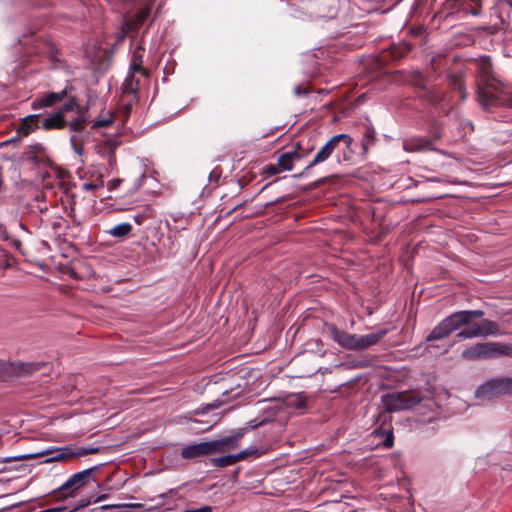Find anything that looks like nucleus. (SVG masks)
Wrapping results in <instances>:
<instances>
[{
	"label": "nucleus",
	"instance_id": "nucleus-1",
	"mask_svg": "<svg viewBox=\"0 0 512 512\" xmlns=\"http://www.w3.org/2000/svg\"><path fill=\"white\" fill-rule=\"evenodd\" d=\"M476 70L478 102L485 109H488L493 105L512 106V100L508 97L509 92L506 90L502 82H500L494 75L490 58H480L476 62Z\"/></svg>",
	"mask_w": 512,
	"mask_h": 512
},
{
	"label": "nucleus",
	"instance_id": "nucleus-2",
	"mask_svg": "<svg viewBox=\"0 0 512 512\" xmlns=\"http://www.w3.org/2000/svg\"><path fill=\"white\" fill-rule=\"evenodd\" d=\"M421 400L422 397L419 393L409 391L387 393L381 396L384 411L379 413L376 424L382 419L383 422L379 428L374 430V433L376 435L385 434V438L382 441V445L385 448H391L394 443L392 428L389 424L386 425L388 418H390L388 413L412 409L418 405Z\"/></svg>",
	"mask_w": 512,
	"mask_h": 512
},
{
	"label": "nucleus",
	"instance_id": "nucleus-3",
	"mask_svg": "<svg viewBox=\"0 0 512 512\" xmlns=\"http://www.w3.org/2000/svg\"><path fill=\"white\" fill-rule=\"evenodd\" d=\"M354 140L349 134H337L331 137L315 154L313 160L298 174H294V178L305 177L308 172L316 165L327 161L334 153H336L337 162L342 164L350 162L354 154L352 148Z\"/></svg>",
	"mask_w": 512,
	"mask_h": 512
},
{
	"label": "nucleus",
	"instance_id": "nucleus-4",
	"mask_svg": "<svg viewBox=\"0 0 512 512\" xmlns=\"http://www.w3.org/2000/svg\"><path fill=\"white\" fill-rule=\"evenodd\" d=\"M484 316L482 310H461L451 313L441 320L427 335L426 341H438L449 337L453 332L470 324L472 319H479Z\"/></svg>",
	"mask_w": 512,
	"mask_h": 512
},
{
	"label": "nucleus",
	"instance_id": "nucleus-5",
	"mask_svg": "<svg viewBox=\"0 0 512 512\" xmlns=\"http://www.w3.org/2000/svg\"><path fill=\"white\" fill-rule=\"evenodd\" d=\"M242 436L243 432H238L233 436L187 445L182 448L180 455L183 459H194L215 452H224L227 447L236 446Z\"/></svg>",
	"mask_w": 512,
	"mask_h": 512
},
{
	"label": "nucleus",
	"instance_id": "nucleus-6",
	"mask_svg": "<svg viewBox=\"0 0 512 512\" xmlns=\"http://www.w3.org/2000/svg\"><path fill=\"white\" fill-rule=\"evenodd\" d=\"M512 354V346L500 342L476 343L466 347L461 352V357L468 361L492 359Z\"/></svg>",
	"mask_w": 512,
	"mask_h": 512
},
{
	"label": "nucleus",
	"instance_id": "nucleus-7",
	"mask_svg": "<svg viewBox=\"0 0 512 512\" xmlns=\"http://www.w3.org/2000/svg\"><path fill=\"white\" fill-rule=\"evenodd\" d=\"M474 395L481 401H491L504 395H512V377L489 379L476 388Z\"/></svg>",
	"mask_w": 512,
	"mask_h": 512
},
{
	"label": "nucleus",
	"instance_id": "nucleus-8",
	"mask_svg": "<svg viewBox=\"0 0 512 512\" xmlns=\"http://www.w3.org/2000/svg\"><path fill=\"white\" fill-rule=\"evenodd\" d=\"M46 366L42 362H6L0 360V381H10L14 377H29Z\"/></svg>",
	"mask_w": 512,
	"mask_h": 512
},
{
	"label": "nucleus",
	"instance_id": "nucleus-9",
	"mask_svg": "<svg viewBox=\"0 0 512 512\" xmlns=\"http://www.w3.org/2000/svg\"><path fill=\"white\" fill-rule=\"evenodd\" d=\"M98 468L99 466H93L71 475L60 487L53 491V494H61L64 498L73 496L77 490L88 482L92 473L97 471Z\"/></svg>",
	"mask_w": 512,
	"mask_h": 512
},
{
	"label": "nucleus",
	"instance_id": "nucleus-10",
	"mask_svg": "<svg viewBox=\"0 0 512 512\" xmlns=\"http://www.w3.org/2000/svg\"><path fill=\"white\" fill-rule=\"evenodd\" d=\"M52 452H55V454L53 456L47 458L44 461V463L62 462V461H66L68 459H72V458L76 457L75 448L66 446V447H62L57 450L47 449V450H43V451L36 452V453H29V454H23V455H18V456H13V457H7L3 461L9 462V461L33 459V458L48 455Z\"/></svg>",
	"mask_w": 512,
	"mask_h": 512
},
{
	"label": "nucleus",
	"instance_id": "nucleus-11",
	"mask_svg": "<svg viewBox=\"0 0 512 512\" xmlns=\"http://www.w3.org/2000/svg\"><path fill=\"white\" fill-rule=\"evenodd\" d=\"M403 149L407 152H423L427 150H432L433 145L430 138L424 136H417L404 140Z\"/></svg>",
	"mask_w": 512,
	"mask_h": 512
},
{
	"label": "nucleus",
	"instance_id": "nucleus-12",
	"mask_svg": "<svg viewBox=\"0 0 512 512\" xmlns=\"http://www.w3.org/2000/svg\"><path fill=\"white\" fill-rule=\"evenodd\" d=\"M388 333L387 329H381L374 333L359 335L357 351L365 350L378 343Z\"/></svg>",
	"mask_w": 512,
	"mask_h": 512
},
{
	"label": "nucleus",
	"instance_id": "nucleus-13",
	"mask_svg": "<svg viewBox=\"0 0 512 512\" xmlns=\"http://www.w3.org/2000/svg\"><path fill=\"white\" fill-rule=\"evenodd\" d=\"M304 157L299 151L290 150L282 153L277 159V164L282 171H291L294 166V162Z\"/></svg>",
	"mask_w": 512,
	"mask_h": 512
},
{
	"label": "nucleus",
	"instance_id": "nucleus-14",
	"mask_svg": "<svg viewBox=\"0 0 512 512\" xmlns=\"http://www.w3.org/2000/svg\"><path fill=\"white\" fill-rule=\"evenodd\" d=\"M67 94V88L63 89L60 92H50L40 98L38 101H35L33 103V108H44L54 105L55 103H58L62 101Z\"/></svg>",
	"mask_w": 512,
	"mask_h": 512
},
{
	"label": "nucleus",
	"instance_id": "nucleus-15",
	"mask_svg": "<svg viewBox=\"0 0 512 512\" xmlns=\"http://www.w3.org/2000/svg\"><path fill=\"white\" fill-rule=\"evenodd\" d=\"M143 53L144 49L141 46H138L132 53L131 61L129 65L130 72H137L144 77L149 76L148 70L142 67L143 64Z\"/></svg>",
	"mask_w": 512,
	"mask_h": 512
},
{
	"label": "nucleus",
	"instance_id": "nucleus-16",
	"mask_svg": "<svg viewBox=\"0 0 512 512\" xmlns=\"http://www.w3.org/2000/svg\"><path fill=\"white\" fill-rule=\"evenodd\" d=\"M137 72H128L123 84L122 92L124 96H138L140 79L136 77Z\"/></svg>",
	"mask_w": 512,
	"mask_h": 512
},
{
	"label": "nucleus",
	"instance_id": "nucleus-17",
	"mask_svg": "<svg viewBox=\"0 0 512 512\" xmlns=\"http://www.w3.org/2000/svg\"><path fill=\"white\" fill-rule=\"evenodd\" d=\"M480 337L499 336L501 335L500 327L497 322L484 319L477 323Z\"/></svg>",
	"mask_w": 512,
	"mask_h": 512
},
{
	"label": "nucleus",
	"instance_id": "nucleus-18",
	"mask_svg": "<svg viewBox=\"0 0 512 512\" xmlns=\"http://www.w3.org/2000/svg\"><path fill=\"white\" fill-rule=\"evenodd\" d=\"M328 330L333 341H335L342 348L348 349V346L350 345V340H352L350 333L338 329L334 324H330L328 326Z\"/></svg>",
	"mask_w": 512,
	"mask_h": 512
},
{
	"label": "nucleus",
	"instance_id": "nucleus-19",
	"mask_svg": "<svg viewBox=\"0 0 512 512\" xmlns=\"http://www.w3.org/2000/svg\"><path fill=\"white\" fill-rule=\"evenodd\" d=\"M41 125L45 130L62 129L66 126L67 122L61 116V112H54L48 117L41 119Z\"/></svg>",
	"mask_w": 512,
	"mask_h": 512
},
{
	"label": "nucleus",
	"instance_id": "nucleus-20",
	"mask_svg": "<svg viewBox=\"0 0 512 512\" xmlns=\"http://www.w3.org/2000/svg\"><path fill=\"white\" fill-rule=\"evenodd\" d=\"M40 121V115H28L22 119L17 131L26 136L39 127Z\"/></svg>",
	"mask_w": 512,
	"mask_h": 512
},
{
	"label": "nucleus",
	"instance_id": "nucleus-21",
	"mask_svg": "<svg viewBox=\"0 0 512 512\" xmlns=\"http://www.w3.org/2000/svg\"><path fill=\"white\" fill-rule=\"evenodd\" d=\"M376 140V131L372 126H366L364 128L362 138H361V147L363 154H366L371 146L374 145Z\"/></svg>",
	"mask_w": 512,
	"mask_h": 512
},
{
	"label": "nucleus",
	"instance_id": "nucleus-22",
	"mask_svg": "<svg viewBox=\"0 0 512 512\" xmlns=\"http://www.w3.org/2000/svg\"><path fill=\"white\" fill-rule=\"evenodd\" d=\"M447 82L449 86L460 93L461 100L466 99V92L464 88V81L460 74H448Z\"/></svg>",
	"mask_w": 512,
	"mask_h": 512
},
{
	"label": "nucleus",
	"instance_id": "nucleus-23",
	"mask_svg": "<svg viewBox=\"0 0 512 512\" xmlns=\"http://www.w3.org/2000/svg\"><path fill=\"white\" fill-rule=\"evenodd\" d=\"M132 231V225L127 222L120 223L113 228L107 230V233L115 238H125Z\"/></svg>",
	"mask_w": 512,
	"mask_h": 512
},
{
	"label": "nucleus",
	"instance_id": "nucleus-24",
	"mask_svg": "<svg viewBox=\"0 0 512 512\" xmlns=\"http://www.w3.org/2000/svg\"><path fill=\"white\" fill-rule=\"evenodd\" d=\"M465 328L456 334L459 340L473 339L480 337L477 323L469 324L464 326Z\"/></svg>",
	"mask_w": 512,
	"mask_h": 512
},
{
	"label": "nucleus",
	"instance_id": "nucleus-25",
	"mask_svg": "<svg viewBox=\"0 0 512 512\" xmlns=\"http://www.w3.org/2000/svg\"><path fill=\"white\" fill-rule=\"evenodd\" d=\"M411 50V45L407 42L399 43L398 45H393L390 48V54L394 60H398L406 56Z\"/></svg>",
	"mask_w": 512,
	"mask_h": 512
},
{
	"label": "nucleus",
	"instance_id": "nucleus-26",
	"mask_svg": "<svg viewBox=\"0 0 512 512\" xmlns=\"http://www.w3.org/2000/svg\"><path fill=\"white\" fill-rule=\"evenodd\" d=\"M209 461L215 467H227L237 463L234 454L210 458Z\"/></svg>",
	"mask_w": 512,
	"mask_h": 512
},
{
	"label": "nucleus",
	"instance_id": "nucleus-27",
	"mask_svg": "<svg viewBox=\"0 0 512 512\" xmlns=\"http://www.w3.org/2000/svg\"><path fill=\"white\" fill-rule=\"evenodd\" d=\"M86 123H87V120H86L85 116L80 115V116L72 119L66 125L68 126L70 132L80 133L85 129Z\"/></svg>",
	"mask_w": 512,
	"mask_h": 512
},
{
	"label": "nucleus",
	"instance_id": "nucleus-28",
	"mask_svg": "<svg viewBox=\"0 0 512 512\" xmlns=\"http://www.w3.org/2000/svg\"><path fill=\"white\" fill-rule=\"evenodd\" d=\"M113 124V116L107 112L105 115H100L92 124V129L106 128Z\"/></svg>",
	"mask_w": 512,
	"mask_h": 512
},
{
	"label": "nucleus",
	"instance_id": "nucleus-29",
	"mask_svg": "<svg viewBox=\"0 0 512 512\" xmlns=\"http://www.w3.org/2000/svg\"><path fill=\"white\" fill-rule=\"evenodd\" d=\"M410 82L412 85L424 89L426 87V77L420 71H413Z\"/></svg>",
	"mask_w": 512,
	"mask_h": 512
},
{
	"label": "nucleus",
	"instance_id": "nucleus-30",
	"mask_svg": "<svg viewBox=\"0 0 512 512\" xmlns=\"http://www.w3.org/2000/svg\"><path fill=\"white\" fill-rule=\"evenodd\" d=\"M121 142L116 137H110L104 141L101 151H113L120 146Z\"/></svg>",
	"mask_w": 512,
	"mask_h": 512
},
{
	"label": "nucleus",
	"instance_id": "nucleus-31",
	"mask_svg": "<svg viewBox=\"0 0 512 512\" xmlns=\"http://www.w3.org/2000/svg\"><path fill=\"white\" fill-rule=\"evenodd\" d=\"M70 143H71L72 149L75 153H77L78 155L83 154V140H82L81 136L72 135L70 137Z\"/></svg>",
	"mask_w": 512,
	"mask_h": 512
},
{
	"label": "nucleus",
	"instance_id": "nucleus-32",
	"mask_svg": "<svg viewBox=\"0 0 512 512\" xmlns=\"http://www.w3.org/2000/svg\"><path fill=\"white\" fill-rule=\"evenodd\" d=\"M257 451L258 450H257L256 446H250V447H247L246 449L240 451L239 453L234 454V456L236 457V461L238 462V461L248 458L251 455L256 454Z\"/></svg>",
	"mask_w": 512,
	"mask_h": 512
},
{
	"label": "nucleus",
	"instance_id": "nucleus-33",
	"mask_svg": "<svg viewBox=\"0 0 512 512\" xmlns=\"http://www.w3.org/2000/svg\"><path fill=\"white\" fill-rule=\"evenodd\" d=\"M152 216L151 210L147 207L145 210H143L140 213H137L133 216L134 222L137 225H142L147 219H149Z\"/></svg>",
	"mask_w": 512,
	"mask_h": 512
},
{
	"label": "nucleus",
	"instance_id": "nucleus-34",
	"mask_svg": "<svg viewBox=\"0 0 512 512\" xmlns=\"http://www.w3.org/2000/svg\"><path fill=\"white\" fill-rule=\"evenodd\" d=\"M151 8L149 6L143 7L136 15V23L141 25L143 24L150 16Z\"/></svg>",
	"mask_w": 512,
	"mask_h": 512
},
{
	"label": "nucleus",
	"instance_id": "nucleus-35",
	"mask_svg": "<svg viewBox=\"0 0 512 512\" xmlns=\"http://www.w3.org/2000/svg\"><path fill=\"white\" fill-rule=\"evenodd\" d=\"M77 107V102L75 98H70L67 102H65L62 107L57 111L61 112V116L64 118V114L69 111H73Z\"/></svg>",
	"mask_w": 512,
	"mask_h": 512
},
{
	"label": "nucleus",
	"instance_id": "nucleus-36",
	"mask_svg": "<svg viewBox=\"0 0 512 512\" xmlns=\"http://www.w3.org/2000/svg\"><path fill=\"white\" fill-rule=\"evenodd\" d=\"M282 170L278 166V164H269L264 167L263 175L265 177H271L278 173H280Z\"/></svg>",
	"mask_w": 512,
	"mask_h": 512
},
{
	"label": "nucleus",
	"instance_id": "nucleus-37",
	"mask_svg": "<svg viewBox=\"0 0 512 512\" xmlns=\"http://www.w3.org/2000/svg\"><path fill=\"white\" fill-rule=\"evenodd\" d=\"M126 99V102L124 104V110L126 114H129L132 110V107L134 104L138 102V96H124Z\"/></svg>",
	"mask_w": 512,
	"mask_h": 512
},
{
	"label": "nucleus",
	"instance_id": "nucleus-38",
	"mask_svg": "<svg viewBox=\"0 0 512 512\" xmlns=\"http://www.w3.org/2000/svg\"><path fill=\"white\" fill-rule=\"evenodd\" d=\"M99 448H75L76 457H82L88 454L97 453Z\"/></svg>",
	"mask_w": 512,
	"mask_h": 512
},
{
	"label": "nucleus",
	"instance_id": "nucleus-39",
	"mask_svg": "<svg viewBox=\"0 0 512 512\" xmlns=\"http://www.w3.org/2000/svg\"><path fill=\"white\" fill-rule=\"evenodd\" d=\"M102 155L107 158L108 165L111 168H114L116 165V156L113 151H101Z\"/></svg>",
	"mask_w": 512,
	"mask_h": 512
},
{
	"label": "nucleus",
	"instance_id": "nucleus-40",
	"mask_svg": "<svg viewBox=\"0 0 512 512\" xmlns=\"http://www.w3.org/2000/svg\"><path fill=\"white\" fill-rule=\"evenodd\" d=\"M103 186V182L101 181L100 183H90V182H87V183H84L83 184V189L86 190V191H94L100 187Z\"/></svg>",
	"mask_w": 512,
	"mask_h": 512
},
{
	"label": "nucleus",
	"instance_id": "nucleus-41",
	"mask_svg": "<svg viewBox=\"0 0 512 512\" xmlns=\"http://www.w3.org/2000/svg\"><path fill=\"white\" fill-rule=\"evenodd\" d=\"M213 509L211 506H201L199 508H193V509H186L183 512H212Z\"/></svg>",
	"mask_w": 512,
	"mask_h": 512
},
{
	"label": "nucleus",
	"instance_id": "nucleus-42",
	"mask_svg": "<svg viewBox=\"0 0 512 512\" xmlns=\"http://www.w3.org/2000/svg\"><path fill=\"white\" fill-rule=\"evenodd\" d=\"M442 137V131L440 128H434L433 132H432V136L430 138V140L432 141V145L438 141L440 138Z\"/></svg>",
	"mask_w": 512,
	"mask_h": 512
},
{
	"label": "nucleus",
	"instance_id": "nucleus-43",
	"mask_svg": "<svg viewBox=\"0 0 512 512\" xmlns=\"http://www.w3.org/2000/svg\"><path fill=\"white\" fill-rule=\"evenodd\" d=\"M351 338H352V340H350V345L348 346V350H355V351H357L359 335L351 334Z\"/></svg>",
	"mask_w": 512,
	"mask_h": 512
},
{
	"label": "nucleus",
	"instance_id": "nucleus-44",
	"mask_svg": "<svg viewBox=\"0 0 512 512\" xmlns=\"http://www.w3.org/2000/svg\"><path fill=\"white\" fill-rule=\"evenodd\" d=\"M127 32H128V23H125L122 26V29H121V31L118 34V42L119 43L122 42L126 38Z\"/></svg>",
	"mask_w": 512,
	"mask_h": 512
},
{
	"label": "nucleus",
	"instance_id": "nucleus-45",
	"mask_svg": "<svg viewBox=\"0 0 512 512\" xmlns=\"http://www.w3.org/2000/svg\"><path fill=\"white\" fill-rule=\"evenodd\" d=\"M26 159L34 165H37L40 162L39 157L31 152L27 153Z\"/></svg>",
	"mask_w": 512,
	"mask_h": 512
},
{
	"label": "nucleus",
	"instance_id": "nucleus-46",
	"mask_svg": "<svg viewBox=\"0 0 512 512\" xmlns=\"http://www.w3.org/2000/svg\"><path fill=\"white\" fill-rule=\"evenodd\" d=\"M309 93V91L305 88H302L300 86H296L294 88V94L298 97L302 96V95H307Z\"/></svg>",
	"mask_w": 512,
	"mask_h": 512
},
{
	"label": "nucleus",
	"instance_id": "nucleus-47",
	"mask_svg": "<svg viewBox=\"0 0 512 512\" xmlns=\"http://www.w3.org/2000/svg\"><path fill=\"white\" fill-rule=\"evenodd\" d=\"M314 149H315L314 145L309 144V142H307V145L306 146L304 145V149H303V153L302 154H304V157H305L308 154H310Z\"/></svg>",
	"mask_w": 512,
	"mask_h": 512
},
{
	"label": "nucleus",
	"instance_id": "nucleus-48",
	"mask_svg": "<svg viewBox=\"0 0 512 512\" xmlns=\"http://www.w3.org/2000/svg\"><path fill=\"white\" fill-rule=\"evenodd\" d=\"M303 149H304V141L301 140L295 144V146L293 147L292 150H296V151H299L300 153H303Z\"/></svg>",
	"mask_w": 512,
	"mask_h": 512
},
{
	"label": "nucleus",
	"instance_id": "nucleus-49",
	"mask_svg": "<svg viewBox=\"0 0 512 512\" xmlns=\"http://www.w3.org/2000/svg\"><path fill=\"white\" fill-rule=\"evenodd\" d=\"M325 182V178L319 179L311 184V188L315 189Z\"/></svg>",
	"mask_w": 512,
	"mask_h": 512
},
{
	"label": "nucleus",
	"instance_id": "nucleus-50",
	"mask_svg": "<svg viewBox=\"0 0 512 512\" xmlns=\"http://www.w3.org/2000/svg\"><path fill=\"white\" fill-rule=\"evenodd\" d=\"M122 182L121 179H115L111 182L110 184V189H114L116 187H118L120 185V183Z\"/></svg>",
	"mask_w": 512,
	"mask_h": 512
},
{
	"label": "nucleus",
	"instance_id": "nucleus-51",
	"mask_svg": "<svg viewBox=\"0 0 512 512\" xmlns=\"http://www.w3.org/2000/svg\"><path fill=\"white\" fill-rule=\"evenodd\" d=\"M106 497H107V495H106V494H102V495H100V496L96 497L93 501H91V500H89V501H90V503H91V502L97 503V502H100V501H102V500L106 499ZM83 501H84V500H82V501H81V503H82Z\"/></svg>",
	"mask_w": 512,
	"mask_h": 512
},
{
	"label": "nucleus",
	"instance_id": "nucleus-52",
	"mask_svg": "<svg viewBox=\"0 0 512 512\" xmlns=\"http://www.w3.org/2000/svg\"><path fill=\"white\" fill-rule=\"evenodd\" d=\"M121 505L113 504V505H103L101 506V509H108V508H119Z\"/></svg>",
	"mask_w": 512,
	"mask_h": 512
},
{
	"label": "nucleus",
	"instance_id": "nucleus-53",
	"mask_svg": "<svg viewBox=\"0 0 512 512\" xmlns=\"http://www.w3.org/2000/svg\"><path fill=\"white\" fill-rule=\"evenodd\" d=\"M463 125H464V127H469L470 130H473V124H472L471 121L466 120V121L463 122Z\"/></svg>",
	"mask_w": 512,
	"mask_h": 512
},
{
	"label": "nucleus",
	"instance_id": "nucleus-54",
	"mask_svg": "<svg viewBox=\"0 0 512 512\" xmlns=\"http://www.w3.org/2000/svg\"><path fill=\"white\" fill-rule=\"evenodd\" d=\"M260 424H261V423L256 422V420H253V421H250V422H249V426H250L251 428H256V427H257L258 425H260Z\"/></svg>",
	"mask_w": 512,
	"mask_h": 512
},
{
	"label": "nucleus",
	"instance_id": "nucleus-55",
	"mask_svg": "<svg viewBox=\"0 0 512 512\" xmlns=\"http://www.w3.org/2000/svg\"><path fill=\"white\" fill-rule=\"evenodd\" d=\"M33 148L36 149V150H42V146L40 144H37Z\"/></svg>",
	"mask_w": 512,
	"mask_h": 512
},
{
	"label": "nucleus",
	"instance_id": "nucleus-56",
	"mask_svg": "<svg viewBox=\"0 0 512 512\" xmlns=\"http://www.w3.org/2000/svg\"><path fill=\"white\" fill-rule=\"evenodd\" d=\"M277 180H274L272 182H269L264 188L268 187L269 185H272L273 183H275Z\"/></svg>",
	"mask_w": 512,
	"mask_h": 512
},
{
	"label": "nucleus",
	"instance_id": "nucleus-57",
	"mask_svg": "<svg viewBox=\"0 0 512 512\" xmlns=\"http://www.w3.org/2000/svg\"><path fill=\"white\" fill-rule=\"evenodd\" d=\"M212 178H214L213 172H211V173L209 174V179H212Z\"/></svg>",
	"mask_w": 512,
	"mask_h": 512
}]
</instances>
